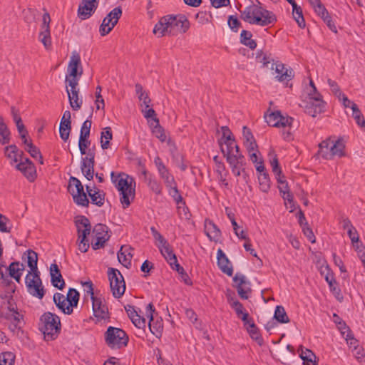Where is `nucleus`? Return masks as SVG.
<instances>
[{
  "label": "nucleus",
  "instance_id": "nucleus-1",
  "mask_svg": "<svg viewBox=\"0 0 365 365\" xmlns=\"http://www.w3.org/2000/svg\"><path fill=\"white\" fill-rule=\"evenodd\" d=\"M189 27L190 22L184 15H167L160 18L153 31L158 37L176 36L185 33Z\"/></svg>",
  "mask_w": 365,
  "mask_h": 365
},
{
  "label": "nucleus",
  "instance_id": "nucleus-2",
  "mask_svg": "<svg viewBox=\"0 0 365 365\" xmlns=\"http://www.w3.org/2000/svg\"><path fill=\"white\" fill-rule=\"evenodd\" d=\"M241 19L251 24L262 27L274 24L277 21L276 15L262 7L260 4H252L241 11Z\"/></svg>",
  "mask_w": 365,
  "mask_h": 365
},
{
  "label": "nucleus",
  "instance_id": "nucleus-3",
  "mask_svg": "<svg viewBox=\"0 0 365 365\" xmlns=\"http://www.w3.org/2000/svg\"><path fill=\"white\" fill-rule=\"evenodd\" d=\"M110 178L120 194V201L123 208L130 206L135 195V181L133 178L124 173L111 172Z\"/></svg>",
  "mask_w": 365,
  "mask_h": 365
},
{
  "label": "nucleus",
  "instance_id": "nucleus-4",
  "mask_svg": "<svg viewBox=\"0 0 365 365\" xmlns=\"http://www.w3.org/2000/svg\"><path fill=\"white\" fill-rule=\"evenodd\" d=\"M61 329V320L58 315L47 312L40 317L39 330L46 341H51L57 338Z\"/></svg>",
  "mask_w": 365,
  "mask_h": 365
},
{
  "label": "nucleus",
  "instance_id": "nucleus-5",
  "mask_svg": "<svg viewBox=\"0 0 365 365\" xmlns=\"http://www.w3.org/2000/svg\"><path fill=\"white\" fill-rule=\"evenodd\" d=\"M344 148L341 140L329 138L319 143L318 155L325 160L341 158L345 155Z\"/></svg>",
  "mask_w": 365,
  "mask_h": 365
},
{
  "label": "nucleus",
  "instance_id": "nucleus-6",
  "mask_svg": "<svg viewBox=\"0 0 365 365\" xmlns=\"http://www.w3.org/2000/svg\"><path fill=\"white\" fill-rule=\"evenodd\" d=\"M105 341L111 349L125 347L128 343V336L120 328L109 327L105 333Z\"/></svg>",
  "mask_w": 365,
  "mask_h": 365
},
{
  "label": "nucleus",
  "instance_id": "nucleus-7",
  "mask_svg": "<svg viewBox=\"0 0 365 365\" xmlns=\"http://www.w3.org/2000/svg\"><path fill=\"white\" fill-rule=\"evenodd\" d=\"M82 74L83 68L81 57L77 52H73L66 73V85H72L73 86L75 84L78 83Z\"/></svg>",
  "mask_w": 365,
  "mask_h": 365
},
{
  "label": "nucleus",
  "instance_id": "nucleus-8",
  "mask_svg": "<svg viewBox=\"0 0 365 365\" xmlns=\"http://www.w3.org/2000/svg\"><path fill=\"white\" fill-rule=\"evenodd\" d=\"M222 136L219 141V144L224 157L226 158L227 156L240 154L239 146L237 145L230 130L227 126H222Z\"/></svg>",
  "mask_w": 365,
  "mask_h": 365
},
{
  "label": "nucleus",
  "instance_id": "nucleus-9",
  "mask_svg": "<svg viewBox=\"0 0 365 365\" xmlns=\"http://www.w3.org/2000/svg\"><path fill=\"white\" fill-rule=\"evenodd\" d=\"M25 284L27 292L33 297L39 299L45 295V289L40 278V272H28L25 277Z\"/></svg>",
  "mask_w": 365,
  "mask_h": 365
},
{
  "label": "nucleus",
  "instance_id": "nucleus-10",
  "mask_svg": "<svg viewBox=\"0 0 365 365\" xmlns=\"http://www.w3.org/2000/svg\"><path fill=\"white\" fill-rule=\"evenodd\" d=\"M68 190L73 197L74 202L82 207H88L89 200L83 190L81 182L76 178L71 176L69 179Z\"/></svg>",
  "mask_w": 365,
  "mask_h": 365
},
{
  "label": "nucleus",
  "instance_id": "nucleus-11",
  "mask_svg": "<svg viewBox=\"0 0 365 365\" xmlns=\"http://www.w3.org/2000/svg\"><path fill=\"white\" fill-rule=\"evenodd\" d=\"M76 226L78 235V249L81 252H86L89 248L86 237L90 235L91 226L89 220L85 216H80L76 220Z\"/></svg>",
  "mask_w": 365,
  "mask_h": 365
},
{
  "label": "nucleus",
  "instance_id": "nucleus-12",
  "mask_svg": "<svg viewBox=\"0 0 365 365\" xmlns=\"http://www.w3.org/2000/svg\"><path fill=\"white\" fill-rule=\"evenodd\" d=\"M108 276L113 297L120 298L125 291V282L122 274L118 269L108 268Z\"/></svg>",
  "mask_w": 365,
  "mask_h": 365
},
{
  "label": "nucleus",
  "instance_id": "nucleus-13",
  "mask_svg": "<svg viewBox=\"0 0 365 365\" xmlns=\"http://www.w3.org/2000/svg\"><path fill=\"white\" fill-rule=\"evenodd\" d=\"M0 316L8 321L9 329L12 331H15L20 328L23 316L18 312L16 304H11L6 307V308H3L1 305Z\"/></svg>",
  "mask_w": 365,
  "mask_h": 365
},
{
  "label": "nucleus",
  "instance_id": "nucleus-14",
  "mask_svg": "<svg viewBox=\"0 0 365 365\" xmlns=\"http://www.w3.org/2000/svg\"><path fill=\"white\" fill-rule=\"evenodd\" d=\"M267 124L272 127L289 130L294 119L287 115H283L280 111L276 110L268 115H264Z\"/></svg>",
  "mask_w": 365,
  "mask_h": 365
},
{
  "label": "nucleus",
  "instance_id": "nucleus-15",
  "mask_svg": "<svg viewBox=\"0 0 365 365\" xmlns=\"http://www.w3.org/2000/svg\"><path fill=\"white\" fill-rule=\"evenodd\" d=\"M122 14V10L120 7L114 8L108 15L103 19L100 26L99 32L101 36H104L109 34L118 23Z\"/></svg>",
  "mask_w": 365,
  "mask_h": 365
},
{
  "label": "nucleus",
  "instance_id": "nucleus-16",
  "mask_svg": "<svg viewBox=\"0 0 365 365\" xmlns=\"http://www.w3.org/2000/svg\"><path fill=\"white\" fill-rule=\"evenodd\" d=\"M91 246L95 250L103 247L109 239L108 227L103 224L96 225L92 231Z\"/></svg>",
  "mask_w": 365,
  "mask_h": 365
},
{
  "label": "nucleus",
  "instance_id": "nucleus-17",
  "mask_svg": "<svg viewBox=\"0 0 365 365\" xmlns=\"http://www.w3.org/2000/svg\"><path fill=\"white\" fill-rule=\"evenodd\" d=\"M226 160L235 176L243 175L244 178H245V157L242 153L237 154V155L227 156Z\"/></svg>",
  "mask_w": 365,
  "mask_h": 365
},
{
  "label": "nucleus",
  "instance_id": "nucleus-18",
  "mask_svg": "<svg viewBox=\"0 0 365 365\" xmlns=\"http://www.w3.org/2000/svg\"><path fill=\"white\" fill-rule=\"evenodd\" d=\"M158 249L173 269L176 270L180 274L184 272L183 267L178 264L176 255L168 242Z\"/></svg>",
  "mask_w": 365,
  "mask_h": 365
},
{
  "label": "nucleus",
  "instance_id": "nucleus-19",
  "mask_svg": "<svg viewBox=\"0 0 365 365\" xmlns=\"http://www.w3.org/2000/svg\"><path fill=\"white\" fill-rule=\"evenodd\" d=\"M50 22L51 17L49 14L47 12L44 13L42 16V24L41 26L38 39L46 49H48L51 46Z\"/></svg>",
  "mask_w": 365,
  "mask_h": 365
},
{
  "label": "nucleus",
  "instance_id": "nucleus-20",
  "mask_svg": "<svg viewBox=\"0 0 365 365\" xmlns=\"http://www.w3.org/2000/svg\"><path fill=\"white\" fill-rule=\"evenodd\" d=\"M155 312V308L153 305L150 303L146 307V315L149 319L148 327L150 332L155 335L156 337H160L162 335L163 326L162 320H154L153 319V312Z\"/></svg>",
  "mask_w": 365,
  "mask_h": 365
},
{
  "label": "nucleus",
  "instance_id": "nucleus-21",
  "mask_svg": "<svg viewBox=\"0 0 365 365\" xmlns=\"http://www.w3.org/2000/svg\"><path fill=\"white\" fill-rule=\"evenodd\" d=\"M92 308L94 317L97 321L109 319L108 309L102 298L96 297L91 299Z\"/></svg>",
  "mask_w": 365,
  "mask_h": 365
},
{
  "label": "nucleus",
  "instance_id": "nucleus-22",
  "mask_svg": "<svg viewBox=\"0 0 365 365\" xmlns=\"http://www.w3.org/2000/svg\"><path fill=\"white\" fill-rule=\"evenodd\" d=\"M29 182H34L36 178V170L34 163L29 159L25 158L15 165Z\"/></svg>",
  "mask_w": 365,
  "mask_h": 365
},
{
  "label": "nucleus",
  "instance_id": "nucleus-23",
  "mask_svg": "<svg viewBox=\"0 0 365 365\" xmlns=\"http://www.w3.org/2000/svg\"><path fill=\"white\" fill-rule=\"evenodd\" d=\"M233 281L236 284V288L239 296L243 299H247L249 294L251 292L250 284L247 280L246 277L240 273H237L233 277Z\"/></svg>",
  "mask_w": 365,
  "mask_h": 365
},
{
  "label": "nucleus",
  "instance_id": "nucleus-24",
  "mask_svg": "<svg viewBox=\"0 0 365 365\" xmlns=\"http://www.w3.org/2000/svg\"><path fill=\"white\" fill-rule=\"evenodd\" d=\"M98 6L97 0H82L78 6V15L82 20H86L91 17L95 12Z\"/></svg>",
  "mask_w": 365,
  "mask_h": 365
},
{
  "label": "nucleus",
  "instance_id": "nucleus-25",
  "mask_svg": "<svg viewBox=\"0 0 365 365\" xmlns=\"http://www.w3.org/2000/svg\"><path fill=\"white\" fill-rule=\"evenodd\" d=\"M154 163L158 169L159 175L163 180L165 185L166 186L173 185L175 182V178L159 156H156L155 158Z\"/></svg>",
  "mask_w": 365,
  "mask_h": 365
},
{
  "label": "nucleus",
  "instance_id": "nucleus-26",
  "mask_svg": "<svg viewBox=\"0 0 365 365\" xmlns=\"http://www.w3.org/2000/svg\"><path fill=\"white\" fill-rule=\"evenodd\" d=\"M78 83L72 85H66V93L71 107L74 110H78L82 106L83 101L78 96L79 88Z\"/></svg>",
  "mask_w": 365,
  "mask_h": 365
},
{
  "label": "nucleus",
  "instance_id": "nucleus-27",
  "mask_svg": "<svg viewBox=\"0 0 365 365\" xmlns=\"http://www.w3.org/2000/svg\"><path fill=\"white\" fill-rule=\"evenodd\" d=\"M304 112L312 117H316L324 110L325 103L323 100H306L302 106Z\"/></svg>",
  "mask_w": 365,
  "mask_h": 365
},
{
  "label": "nucleus",
  "instance_id": "nucleus-28",
  "mask_svg": "<svg viewBox=\"0 0 365 365\" xmlns=\"http://www.w3.org/2000/svg\"><path fill=\"white\" fill-rule=\"evenodd\" d=\"M271 68L274 69L276 78L279 82L289 81L294 76L292 70L285 68L282 63H272Z\"/></svg>",
  "mask_w": 365,
  "mask_h": 365
},
{
  "label": "nucleus",
  "instance_id": "nucleus-29",
  "mask_svg": "<svg viewBox=\"0 0 365 365\" xmlns=\"http://www.w3.org/2000/svg\"><path fill=\"white\" fill-rule=\"evenodd\" d=\"M205 233L210 241L218 242L221 237V231L213 221L206 219L204 223Z\"/></svg>",
  "mask_w": 365,
  "mask_h": 365
},
{
  "label": "nucleus",
  "instance_id": "nucleus-30",
  "mask_svg": "<svg viewBox=\"0 0 365 365\" xmlns=\"http://www.w3.org/2000/svg\"><path fill=\"white\" fill-rule=\"evenodd\" d=\"M132 247L130 246H122L118 252V262L126 268L131 267V260L133 258Z\"/></svg>",
  "mask_w": 365,
  "mask_h": 365
},
{
  "label": "nucleus",
  "instance_id": "nucleus-31",
  "mask_svg": "<svg viewBox=\"0 0 365 365\" xmlns=\"http://www.w3.org/2000/svg\"><path fill=\"white\" fill-rule=\"evenodd\" d=\"M326 269L327 270V273L325 275V280L329 284V288L331 292L334 295V297L339 300L341 301L343 299V296L341 292L340 288L337 286V283L334 279L333 273L329 270V267H326Z\"/></svg>",
  "mask_w": 365,
  "mask_h": 365
},
{
  "label": "nucleus",
  "instance_id": "nucleus-32",
  "mask_svg": "<svg viewBox=\"0 0 365 365\" xmlns=\"http://www.w3.org/2000/svg\"><path fill=\"white\" fill-rule=\"evenodd\" d=\"M217 264L220 270L228 276L231 277L233 274V269L230 264V261L226 255L221 249H219L217 252Z\"/></svg>",
  "mask_w": 365,
  "mask_h": 365
},
{
  "label": "nucleus",
  "instance_id": "nucleus-33",
  "mask_svg": "<svg viewBox=\"0 0 365 365\" xmlns=\"http://www.w3.org/2000/svg\"><path fill=\"white\" fill-rule=\"evenodd\" d=\"M50 275L52 285L59 289H62L64 287L65 282L56 264H51Z\"/></svg>",
  "mask_w": 365,
  "mask_h": 365
},
{
  "label": "nucleus",
  "instance_id": "nucleus-34",
  "mask_svg": "<svg viewBox=\"0 0 365 365\" xmlns=\"http://www.w3.org/2000/svg\"><path fill=\"white\" fill-rule=\"evenodd\" d=\"M5 156L11 160V165L19 163L23 160V152L21 151L16 145H10L4 148Z\"/></svg>",
  "mask_w": 365,
  "mask_h": 365
},
{
  "label": "nucleus",
  "instance_id": "nucleus-35",
  "mask_svg": "<svg viewBox=\"0 0 365 365\" xmlns=\"http://www.w3.org/2000/svg\"><path fill=\"white\" fill-rule=\"evenodd\" d=\"M228 301L231 307L235 311L237 317H240L244 324L250 323L249 314L245 311L243 305L237 300H234L231 297H228Z\"/></svg>",
  "mask_w": 365,
  "mask_h": 365
},
{
  "label": "nucleus",
  "instance_id": "nucleus-36",
  "mask_svg": "<svg viewBox=\"0 0 365 365\" xmlns=\"http://www.w3.org/2000/svg\"><path fill=\"white\" fill-rule=\"evenodd\" d=\"M9 278H14L17 282H19L24 270V265L19 262H11L7 268Z\"/></svg>",
  "mask_w": 365,
  "mask_h": 365
},
{
  "label": "nucleus",
  "instance_id": "nucleus-37",
  "mask_svg": "<svg viewBox=\"0 0 365 365\" xmlns=\"http://www.w3.org/2000/svg\"><path fill=\"white\" fill-rule=\"evenodd\" d=\"M242 135L247 150L255 151V148H257V145L250 129L247 126H244L242 128Z\"/></svg>",
  "mask_w": 365,
  "mask_h": 365
},
{
  "label": "nucleus",
  "instance_id": "nucleus-38",
  "mask_svg": "<svg viewBox=\"0 0 365 365\" xmlns=\"http://www.w3.org/2000/svg\"><path fill=\"white\" fill-rule=\"evenodd\" d=\"M68 304H67V314H71L73 312V308L78 305L79 300V293L73 288H70L67 297H66Z\"/></svg>",
  "mask_w": 365,
  "mask_h": 365
},
{
  "label": "nucleus",
  "instance_id": "nucleus-39",
  "mask_svg": "<svg viewBox=\"0 0 365 365\" xmlns=\"http://www.w3.org/2000/svg\"><path fill=\"white\" fill-rule=\"evenodd\" d=\"M86 189L91 197V202L98 207H101L104 204V193L100 190L93 192L90 186L86 185Z\"/></svg>",
  "mask_w": 365,
  "mask_h": 365
},
{
  "label": "nucleus",
  "instance_id": "nucleus-40",
  "mask_svg": "<svg viewBox=\"0 0 365 365\" xmlns=\"http://www.w3.org/2000/svg\"><path fill=\"white\" fill-rule=\"evenodd\" d=\"M252 37V34L250 31L242 30L240 34V43L250 49L254 50L257 47V43Z\"/></svg>",
  "mask_w": 365,
  "mask_h": 365
},
{
  "label": "nucleus",
  "instance_id": "nucleus-41",
  "mask_svg": "<svg viewBox=\"0 0 365 365\" xmlns=\"http://www.w3.org/2000/svg\"><path fill=\"white\" fill-rule=\"evenodd\" d=\"M25 255H26L28 266L30 267L29 272H39L38 269V267H37V261H38L37 253L31 250H28L26 252Z\"/></svg>",
  "mask_w": 365,
  "mask_h": 365
},
{
  "label": "nucleus",
  "instance_id": "nucleus-42",
  "mask_svg": "<svg viewBox=\"0 0 365 365\" xmlns=\"http://www.w3.org/2000/svg\"><path fill=\"white\" fill-rule=\"evenodd\" d=\"M226 212H227V215L229 220H230L231 224L233 227L235 234L237 236V237L239 239L246 240L247 235L245 234V232H244L243 230H240V226L237 225V223L235 219L234 214L230 210L228 211L227 209H226Z\"/></svg>",
  "mask_w": 365,
  "mask_h": 365
},
{
  "label": "nucleus",
  "instance_id": "nucleus-43",
  "mask_svg": "<svg viewBox=\"0 0 365 365\" xmlns=\"http://www.w3.org/2000/svg\"><path fill=\"white\" fill-rule=\"evenodd\" d=\"M135 93L140 101L145 106V108L150 107L151 102L150 98L148 96V93L143 90V86L140 83H137L135 86Z\"/></svg>",
  "mask_w": 365,
  "mask_h": 365
},
{
  "label": "nucleus",
  "instance_id": "nucleus-44",
  "mask_svg": "<svg viewBox=\"0 0 365 365\" xmlns=\"http://www.w3.org/2000/svg\"><path fill=\"white\" fill-rule=\"evenodd\" d=\"M292 15H293L294 20L296 21L297 24H298V26L300 28H302V29L304 28L306 26V24H305V20L303 16L302 8L299 6H298L296 4V2L294 3L293 4H292Z\"/></svg>",
  "mask_w": 365,
  "mask_h": 365
},
{
  "label": "nucleus",
  "instance_id": "nucleus-45",
  "mask_svg": "<svg viewBox=\"0 0 365 365\" xmlns=\"http://www.w3.org/2000/svg\"><path fill=\"white\" fill-rule=\"evenodd\" d=\"M94 165L95 163L91 162H86L81 160V170L85 178L91 180L94 175Z\"/></svg>",
  "mask_w": 365,
  "mask_h": 365
},
{
  "label": "nucleus",
  "instance_id": "nucleus-46",
  "mask_svg": "<svg viewBox=\"0 0 365 365\" xmlns=\"http://www.w3.org/2000/svg\"><path fill=\"white\" fill-rule=\"evenodd\" d=\"M53 302L56 307L64 314H67V304L68 302L66 299V297L61 293H56L53 295Z\"/></svg>",
  "mask_w": 365,
  "mask_h": 365
},
{
  "label": "nucleus",
  "instance_id": "nucleus-47",
  "mask_svg": "<svg viewBox=\"0 0 365 365\" xmlns=\"http://www.w3.org/2000/svg\"><path fill=\"white\" fill-rule=\"evenodd\" d=\"M113 135L110 127L103 129L101 134V146L103 150L108 149L110 140L112 139Z\"/></svg>",
  "mask_w": 365,
  "mask_h": 365
},
{
  "label": "nucleus",
  "instance_id": "nucleus-48",
  "mask_svg": "<svg viewBox=\"0 0 365 365\" xmlns=\"http://www.w3.org/2000/svg\"><path fill=\"white\" fill-rule=\"evenodd\" d=\"M274 318L279 323L285 324L289 322V317L287 316L284 308L278 305L276 307L274 314Z\"/></svg>",
  "mask_w": 365,
  "mask_h": 365
},
{
  "label": "nucleus",
  "instance_id": "nucleus-49",
  "mask_svg": "<svg viewBox=\"0 0 365 365\" xmlns=\"http://www.w3.org/2000/svg\"><path fill=\"white\" fill-rule=\"evenodd\" d=\"M259 187L263 192H268L270 189V180L267 173L258 175Z\"/></svg>",
  "mask_w": 365,
  "mask_h": 365
},
{
  "label": "nucleus",
  "instance_id": "nucleus-50",
  "mask_svg": "<svg viewBox=\"0 0 365 365\" xmlns=\"http://www.w3.org/2000/svg\"><path fill=\"white\" fill-rule=\"evenodd\" d=\"M247 324L249 325L247 331L251 338L257 341L259 344H261L262 342V338L261 337L258 328L256 327L254 322L250 319V323H247Z\"/></svg>",
  "mask_w": 365,
  "mask_h": 365
},
{
  "label": "nucleus",
  "instance_id": "nucleus-51",
  "mask_svg": "<svg viewBox=\"0 0 365 365\" xmlns=\"http://www.w3.org/2000/svg\"><path fill=\"white\" fill-rule=\"evenodd\" d=\"M154 120L156 122V125L152 128L153 134L159 139L161 142H165L167 136L165 130L159 124V120L157 118H154Z\"/></svg>",
  "mask_w": 365,
  "mask_h": 365
},
{
  "label": "nucleus",
  "instance_id": "nucleus-52",
  "mask_svg": "<svg viewBox=\"0 0 365 365\" xmlns=\"http://www.w3.org/2000/svg\"><path fill=\"white\" fill-rule=\"evenodd\" d=\"M10 141V132L0 116V143L3 145Z\"/></svg>",
  "mask_w": 365,
  "mask_h": 365
},
{
  "label": "nucleus",
  "instance_id": "nucleus-53",
  "mask_svg": "<svg viewBox=\"0 0 365 365\" xmlns=\"http://www.w3.org/2000/svg\"><path fill=\"white\" fill-rule=\"evenodd\" d=\"M16 356L12 351H5L0 354V365H14Z\"/></svg>",
  "mask_w": 365,
  "mask_h": 365
},
{
  "label": "nucleus",
  "instance_id": "nucleus-54",
  "mask_svg": "<svg viewBox=\"0 0 365 365\" xmlns=\"http://www.w3.org/2000/svg\"><path fill=\"white\" fill-rule=\"evenodd\" d=\"M25 149L33 158L38 160L40 164L43 163L40 150L32 143H29L28 148H26Z\"/></svg>",
  "mask_w": 365,
  "mask_h": 365
},
{
  "label": "nucleus",
  "instance_id": "nucleus-55",
  "mask_svg": "<svg viewBox=\"0 0 365 365\" xmlns=\"http://www.w3.org/2000/svg\"><path fill=\"white\" fill-rule=\"evenodd\" d=\"M11 228L10 220L5 215L0 214V232L9 233L11 231Z\"/></svg>",
  "mask_w": 365,
  "mask_h": 365
},
{
  "label": "nucleus",
  "instance_id": "nucleus-56",
  "mask_svg": "<svg viewBox=\"0 0 365 365\" xmlns=\"http://www.w3.org/2000/svg\"><path fill=\"white\" fill-rule=\"evenodd\" d=\"M269 160L270 163V165L272 167V172L274 174H279L281 173V168L279 166V162L277 157V155L274 152H269Z\"/></svg>",
  "mask_w": 365,
  "mask_h": 365
},
{
  "label": "nucleus",
  "instance_id": "nucleus-57",
  "mask_svg": "<svg viewBox=\"0 0 365 365\" xmlns=\"http://www.w3.org/2000/svg\"><path fill=\"white\" fill-rule=\"evenodd\" d=\"M347 234L349 237L350 238L351 243L355 248L356 250H357L359 248V237L358 232L355 227H353L352 229H350L347 231Z\"/></svg>",
  "mask_w": 365,
  "mask_h": 365
},
{
  "label": "nucleus",
  "instance_id": "nucleus-58",
  "mask_svg": "<svg viewBox=\"0 0 365 365\" xmlns=\"http://www.w3.org/2000/svg\"><path fill=\"white\" fill-rule=\"evenodd\" d=\"M152 235L156 241V246L159 248L162 245L168 243V241L163 237V235L154 227H150Z\"/></svg>",
  "mask_w": 365,
  "mask_h": 365
},
{
  "label": "nucleus",
  "instance_id": "nucleus-59",
  "mask_svg": "<svg viewBox=\"0 0 365 365\" xmlns=\"http://www.w3.org/2000/svg\"><path fill=\"white\" fill-rule=\"evenodd\" d=\"M0 298L1 299V306H3V308H6V307L10 306L11 304H15L13 296L9 292H1Z\"/></svg>",
  "mask_w": 365,
  "mask_h": 365
},
{
  "label": "nucleus",
  "instance_id": "nucleus-60",
  "mask_svg": "<svg viewBox=\"0 0 365 365\" xmlns=\"http://www.w3.org/2000/svg\"><path fill=\"white\" fill-rule=\"evenodd\" d=\"M91 124H92L91 120H88V119L86 120L83 123L81 128L79 137L88 138L89 135H90Z\"/></svg>",
  "mask_w": 365,
  "mask_h": 365
},
{
  "label": "nucleus",
  "instance_id": "nucleus-61",
  "mask_svg": "<svg viewBox=\"0 0 365 365\" xmlns=\"http://www.w3.org/2000/svg\"><path fill=\"white\" fill-rule=\"evenodd\" d=\"M300 357L304 361L313 362L314 365H317L315 361L316 356L309 349H305L304 351H302L300 354Z\"/></svg>",
  "mask_w": 365,
  "mask_h": 365
},
{
  "label": "nucleus",
  "instance_id": "nucleus-62",
  "mask_svg": "<svg viewBox=\"0 0 365 365\" xmlns=\"http://www.w3.org/2000/svg\"><path fill=\"white\" fill-rule=\"evenodd\" d=\"M227 24L230 29L234 32H237L240 26H241L240 21L235 16H229Z\"/></svg>",
  "mask_w": 365,
  "mask_h": 365
},
{
  "label": "nucleus",
  "instance_id": "nucleus-63",
  "mask_svg": "<svg viewBox=\"0 0 365 365\" xmlns=\"http://www.w3.org/2000/svg\"><path fill=\"white\" fill-rule=\"evenodd\" d=\"M327 83L333 93L339 98V100H341V96H342L343 93L336 82L331 79H328Z\"/></svg>",
  "mask_w": 365,
  "mask_h": 365
},
{
  "label": "nucleus",
  "instance_id": "nucleus-64",
  "mask_svg": "<svg viewBox=\"0 0 365 365\" xmlns=\"http://www.w3.org/2000/svg\"><path fill=\"white\" fill-rule=\"evenodd\" d=\"M133 324L138 329H144L146 326V319L139 314L130 319Z\"/></svg>",
  "mask_w": 365,
  "mask_h": 365
}]
</instances>
